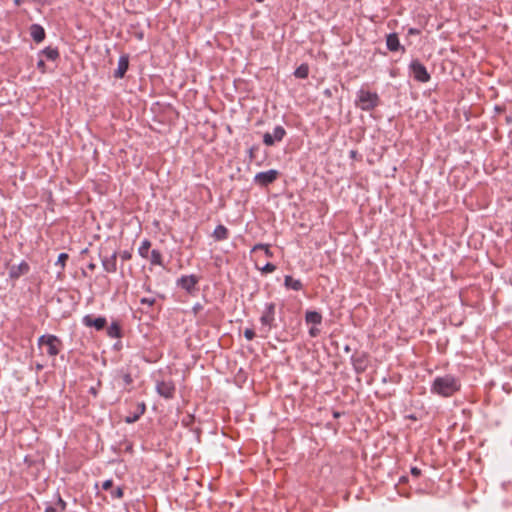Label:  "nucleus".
I'll use <instances>...</instances> for the list:
<instances>
[{
    "mask_svg": "<svg viewBox=\"0 0 512 512\" xmlns=\"http://www.w3.org/2000/svg\"><path fill=\"white\" fill-rule=\"evenodd\" d=\"M461 388L460 380L450 374L436 377L431 385V392L441 397H451Z\"/></svg>",
    "mask_w": 512,
    "mask_h": 512,
    "instance_id": "f257e3e1",
    "label": "nucleus"
},
{
    "mask_svg": "<svg viewBox=\"0 0 512 512\" xmlns=\"http://www.w3.org/2000/svg\"><path fill=\"white\" fill-rule=\"evenodd\" d=\"M355 105L362 111H372L380 105V97L376 92L361 88L357 92Z\"/></svg>",
    "mask_w": 512,
    "mask_h": 512,
    "instance_id": "f03ea898",
    "label": "nucleus"
},
{
    "mask_svg": "<svg viewBox=\"0 0 512 512\" xmlns=\"http://www.w3.org/2000/svg\"><path fill=\"white\" fill-rule=\"evenodd\" d=\"M37 345L40 350L45 348L46 354L52 358H55L62 349V341L53 334L41 335L38 338Z\"/></svg>",
    "mask_w": 512,
    "mask_h": 512,
    "instance_id": "7ed1b4c3",
    "label": "nucleus"
},
{
    "mask_svg": "<svg viewBox=\"0 0 512 512\" xmlns=\"http://www.w3.org/2000/svg\"><path fill=\"white\" fill-rule=\"evenodd\" d=\"M409 70L414 80L417 82L427 83L431 79L426 67L418 59L411 61L409 64Z\"/></svg>",
    "mask_w": 512,
    "mask_h": 512,
    "instance_id": "20e7f679",
    "label": "nucleus"
},
{
    "mask_svg": "<svg viewBox=\"0 0 512 512\" xmlns=\"http://www.w3.org/2000/svg\"><path fill=\"white\" fill-rule=\"evenodd\" d=\"M200 278L197 275H183L177 280V286L185 290L188 294L194 295L197 291V284Z\"/></svg>",
    "mask_w": 512,
    "mask_h": 512,
    "instance_id": "39448f33",
    "label": "nucleus"
},
{
    "mask_svg": "<svg viewBox=\"0 0 512 512\" xmlns=\"http://www.w3.org/2000/svg\"><path fill=\"white\" fill-rule=\"evenodd\" d=\"M279 176V172L275 169L259 172L254 177V182L262 187L272 184Z\"/></svg>",
    "mask_w": 512,
    "mask_h": 512,
    "instance_id": "423d86ee",
    "label": "nucleus"
},
{
    "mask_svg": "<svg viewBox=\"0 0 512 512\" xmlns=\"http://www.w3.org/2000/svg\"><path fill=\"white\" fill-rule=\"evenodd\" d=\"M106 248L101 249L100 252V258L102 262L103 269L107 273H115L117 271V251H113L110 255L106 254L103 255V251H105Z\"/></svg>",
    "mask_w": 512,
    "mask_h": 512,
    "instance_id": "0eeeda50",
    "label": "nucleus"
},
{
    "mask_svg": "<svg viewBox=\"0 0 512 512\" xmlns=\"http://www.w3.org/2000/svg\"><path fill=\"white\" fill-rule=\"evenodd\" d=\"M286 136V130L284 127L278 125L274 128L273 133L266 132L263 135V143L266 146H273L275 142H280Z\"/></svg>",
    "mask_w": 512,
    "mask_h": 512,
    "instance_id": "6e6552de",
    "label": "nucleus"
},
{
    "mask_svg": "<svg viewBox=\"0 0 512 512\" xmlns=\"http://www.w3.org/2000/svg\"><path fill=\"white\" fill-rule=\"evenodd\" d=\"M351 363L356 373H363L368 367V354L366 352H355L351 356Z\"/></svg>",
    "mask_w": 512,
    "mask_h": 512,
    "instance_id": "1a4fd4ad",
    "label": "nucleus"
},
{
    "mask_svg": "<svg viewBox=\"0 0 512 512\" xmlns=\"http://www.w3.org/2000/svg\"><path fill=\"white\" fill-rule=\"evenodd\" d=\"M175 385L173 381H158L156 384L157 393L165 399H172L175 395Z\"/></svg>",
    "mask_w": 512,
    "mask_h": 512,
    "instance_id": "9d476101",
    "label": "nucleus"
},
{
    "mask_svg": "<svg viewBox=\"0 0 512 512\" xmlns=\"http://www.w3.org/2000/svg\"><path fill=\"white\" fill-rule=\"evenodd\" d=\"M82 323L86 327H94L97 331H101L106 327L107 320L102 316L94 317L93 315L88 314L82 318Z\"/></svg>",
    "mask_w": 512,
    "mask_h": 512,
    "instance_id": "9b49d317",
    "label": "nucleus"
},
{
    "mask_svg": "<svg viewBox=\"0 0 512 512\" xmlns=\"http://www.w3.org/2000/svg\"><path fill=\"white\" fill-rule=\"evenodd\" d=\"M275 320V304L267 303L265 305V310L260 317V322L263 326H268V331L272 328L273 322Z\"/></svg>",
    "mask_w": 512,
    "mask_h": 512,
    "instance_id": "f8f14e48",
    "label": "nucleus"
},
{
    "mask_svg": "<svg viewBox=\"0 0 512 512\" xmlns=\"http://www.w3.org/2000/svg\"><path fill=\"white\" fill-rule=\"evenodd\" d=\"M30 271V266L26 261H22L18 265H12L9 268V277L11 279H18L23 275H26Z\"/></svg>",
    "mask_w": 512,
    "mask_h": 512,
    "instance_id": "ddd939ff",
    "label": "nucleus"
},
{
    "mask_svg": "<svg viewBox=\"0 0 512 512\" xmlns=\"http://www.w3.org/2000/svg\"><path fill=\"white\" fill-rule=\"evenodd\" d=\"M129 68V56L127 54H123L120 56L118 60V67L114 71V77L117 79H121L125 76L127 70Z\"/></svg>",
    "mask_w": 512,
    "mask_h": 512,
    "instance_id": "4468645a",
    "label": "nucleus"
},
{
    "mask_svg": "<svg viewBox=\"0 0 512 512\" xmlns=\"http://www.w3.org/2000/svg\"><path fill=\"white\" fill-rule=\"evenodd\" d=\"M386 46L388 50L392 52L398 51L399 49H402L404 51V47L401 46L399 37L396 33H390L387 35Z\"/></svg>",
    "mask_w": 512,
    "mask_h": 512,
    "instance_id": "2eb2a0df",
    "label": "nucleus"
},
{
    "mask_svg": "<svg viewBox=\"0 0 512 512\" xmlns=\"http://www.w3.org/2000/svg\"><path fill=\"white\" fill-rule=\"evenodd\" d=\"M30 35L36 43H40L45 39V30L39 24H32L30 27Z\"/></svg>",
    "mask_w": 512,
    "mask_h": 512,
    "instance_id": "dca6fc26",
    "label": "nucleus"
},
{
    "mask_svg": "<svg viewBox=\"0 0 512 512\" xmlns=\"http://www.w3.org/2000/svg\"><path fill=\"white\" fill-rule=\"evenodd\" d=\"M284 286L287 289H291V290H294V291H300V290L303 289L302 282L300 280H298V279H294L290 275H286L285 276V278H284Z\"/></svg>",
    "mask_w": 512,
    "mask_h": 512,
    "instance_id": "f3484780",
    "label": "nucleus"
},
{
    "mask_svg": "<svg viewBox=\"0 0 512 512\" xmlns=\"http://www.w3.org/2000/svg\"><path fill=\"white\" fill-rule=\"evenodd\" d=\"M39 55L47 60L55 61L59 58V51L57 48L48 46L40 51Z\"/></svg>",
    "mask_w": 512,
    "mask_h": 512,
    "instance_id": "a211bd4d",
    "label": "nucleus"
},
{
    "mask_svg": "<svg viewBox=\"0 0 512 512\" xmlns=\"http://www.w3.org/2000/svg\"><path fill=\"white\" fill-rule=\"evenodd\" d=\"M305 321L308 324L319 325L322 323V315L317 311H307L305 314Z\"/></svg>",
    "mask_w": 512,
    "mask_h": 512,
    "instance_id": "6ab92c4d",
    "label": "nucleus"
},
{
    "mask_svg": "<svg viewBox=\"0 0 512 512\" xmlns=\"http://www.w3.org/2000/svg\"><path fill=\"white\" fill-rule=\"evenodd\" d=\"M228 236H229V231L224 225L220 224V225L216 226V228L214 229L213 237L215 238V240L223 241V240H226L228 238Z\"/></svg>",
    "mask_w": 512,
    "mask_h": 512,
    "instance_id": "aec40b11",
    "label": "nucleus"
},
{
    "mask_svg": "<svg viewBox=\"0 0 512 512\" xmlns=\"http://www.w3.org/2000/svg\"><path fill=\"white\" fill-rule=\"evenodd\" d=\"M148 260L150 261L151 265L163 266V256H162L161 252L157 249H153L149 253Z\"/></svg>",
    "mask_w": 512,
    "mask_h": 512,
    "instance_id": "412c9836",
    "label": "nucleus"
},
{
    "mask_svg": "<svg viewBox=\"0 0 512 512\" xmlns=\"http://www.w3.org/2000/svg\"><path fill=\"white\" fill-rule=\"evenodd\" d=\"M150 248H151V241L149 239H144L138 248V254L142 258L148 259L149 253H150Z\"/></svg>",
    "mask_w": 512,
    "mask_h": 512,
    "instance_id": "4be33fe9",
    "label": "nucleus"
},
{
    "mask_svg": "<svg viewBox=\"0 0 512 512\" xmlns=\"http://www.w3.org/2000/svg\"><path fill=\"white\" fill-rule=\"evenodd\" d=\"M107 335L110 338H121L122 337V330H121L120 325L117 322H113L107 328Z\"/></svg>",
    "mask_w": 512,
    "mask_h": 512,
    "instance_id": "5701e85b",
    "label": "nucleus"
},
{
    "mask_svg": "<svg viewBox=\"0 0 512 512\" xmlns=\"http://www.w3.org/2000/svg\"><path fill=\"white\" fill-rule=\"evenodd\" d=\"M294 75H295L296 78H299V79L307 78L308 75H309V66H308V64L303 63L300 66H298L296 68V70L294 71Z\"/></svg>",
    "mask_w": 512,
    "mask_h": 512,
    "instance_id": "b1692460",
    "label": "nucleus"
},
{
    "mask_svg": "<svg viewBox=\"0 0 512 512\" xmlns=\"http://www.w3.org/2000/svg\"><path fill=\"white\" fill-rule=\"evenodd\" d=\"M257 250H263V253H265V255L269 258L273 257V252L270 250V247L268 244H262V243L256 244L252 248V252L257 251Z\"/></svg>",
    "mask_w": 512,
    "mask_h": 512,
    "instance_id": "393cba45",
    "label": "nucleus"
},
{
    "mask_svg": "<svg viewBox=\"0 0 512 512\" xmlns=\"http://www.w3.org/2000/svg\"><path fill=\"white\" fill-rule=\"evenodd\" d=\"M110 494H111L112 498L120 499L124 495V489H123V487H120V486L116 487V488H112V490L110 491Z\"/></svg>",
    "mask_w": 512,
    "mask_h": 512,
    "instance_id": "a878e982",
    "label": "nucleus"
},
{
    "mask_svg": "<svg viewBox=\"0 0 512 512\" xmlns=\"http://www.w3.org/2000/svg\"><path fill=\"white\" fill-rule=\"evenodd\" d=\"M68 258L69 255L67 253H60L56 261V265L61 266V268L63 269L66 265V261L68 260Z\"/></svg>",
    "mask_w": 512,
    "mask_h": 512,
    "instance_id": "bb28decb",
    "label": "nucleus"
},
{
    "mask_svg": "<svg viewBox=\"0 0 512 512\" xmlns=\"http://www.w3.org/2000/svg\"><path fill=\"white\" fill-rule=\"evenodd\" d=\"M263 273H272L276 270V266L273 263H266L264 267L261 269Z\"/></svg>",
    "mask_w": 512,
    "mask_h": 512,
    "instance_id": "cd10ccee",
    "label": "nucleus"
},
{
    "mask_svg": "<svg viewBox=\"0 0 512 512\" xmlns=\"http://www.w3.org/2000/svg\"><path fill=\"white\" fill-rule=\"evenodd\" d=\"M155 302H156L155 298L143 297L140 299V303L142 305H147L148 307H152L155 304Z\"/></svg>",
    "mask_w": 512,
    "mask_h": 512,
    "instance_id": "c85d7f7f",
    "label": "nucleus"
},
{
    "mask_svg": "<svg viewBox=\"0 0 512 512\" xmlns=\"http://www.w3.org/2000/svg\"><path fill=\"white\" fill-rule=\"evenodd\" d=\"M244 337L247 339V340H253L254 337H255V332L253 329L251 328H246L245 331H244Z\"/></svg>",
    "mask_w": 512,
    "mask_h": 512,
    "instance_id": "c756f323",
    "label": "nucleus"
},
{
    "mask_svg": "<svg viewBox=\"0 0 512 512\" xmlns=\"http://www.w3.org/2000/svg\"><path fill=\"white\" fill-rule=\"evenodd\" d=\"M113 488V480L111 479H108V480H105L103 483H102V489L105 490V491H108V490H112Z\"/></svg>",
    "mask_w": 512,
    "mask_h": 512,
    "instance_id": "7c9ffc66",
    "label": "nucleus"
},
{
    "mask_svg": "<svg viewBox=\"0 0 512 512\" xmlns=\"http://www.w3.org/2000/svg\"><path fill=\"white\" fill-rule=\"evenodd\" d=\"M37 68L42 72H46V65L44 59L40 56V59L37 62Z\"/></svg>",
    "mask_w": 512,
    "mask_h": 512,
    "instance_id": "2f4dec72",
    "label": "nucleus"
},
{
    "mask_svg": "<svg viewBox=\"0 0 512 512\" xmlns=\"http://www.w3.org/2000/svg\"><path fill=\"white\" fill-rule=\"evenodd\" d=\"M139 418H140V415L136 412L134 415L126 417L125 421H126V423H134Z\"/></svg>",
    "mask_w": 512,
    "mask_h": 512,
    "instance_id": "473e14b6",
    "label": "nucleus"
},
{
    "mask_svg": "<svg viewBox=\"0 0 512 512\" xmlns=\"http://www.w3.org/2000/svg\"><path fill=\"white\" fill-rule=\"evenodd\" d=\"M146 411V404L144 402L138 403L137 406V413L141 416Z\"/></svg>",
    "mask_w": 512,
    "mask_h": 512,
    "instance_id": "72a5a7b5",
    "label": "nucleus"
},
{
    "mask_svg": "<svg viewBox=\"0 0 512 512\" xmlns=\"http://www.w3.org/2000/svg\"><path fill=\"white\" fill-rule=\"evenodd\" d=\"M120 257L123 261H128L132 258V254L129 251L125 250L120 254Z\"/></svg>",
    "mask_w": 512,
    "mask_h": 512,
    "instance_id": "f704fd0d",
    "label": "nucleus"
},
{
    "mask_svg": "<svg viewBox=\"0 0 512 512\" xmlns=\"http://www.w3.org/2000/svg\"><path fill=\"white\" fill-rule=\"evenodd\" d=\"M259 150V146L258 145H254L252 146L250 149H249V158L252 160L254 159L255 157V152Z\"/></svg>",
    "mask_w": 512,
    "mask_h": 512,
    "instance_id": "c9c22d12",
    "label": "nucleus"
},
{
    "mask_svg": "<svg viewBox=\"0 0 512 512\" xmlns=\"http://www.w3.org/2000/svg\"><path fill=\"white\" fill-rule=\"evenodd\" d=\"M123 381L126 385H130L133 382L131 374H129V373L124 374Z\"/></svg>",
    "mask_w": 512,
    "mask_h": 512,
    "instance_id": "e433bc0d",
    "label": "nucleus"
},
{
    "mask_svg": "<svg viewBox=\"0 0 512 512\" xmlns=\"http://www.w3.org/2000/svg\"><path fill=\"white\" fill-rule=\"evenodd\" d=\"M319 333H320V330L318 328H315V327H312L309 330V335L311 337H316V336H318Z\"/></svg>",
    "mask_w": 512,
    "mask_h": 512,
    "instance_id": "4c0bfd02",
    "label": "nucleus"
},
{
    "mask_svg": "<svg viewBox=\"0 0 512 512\" xmlns=\"http://www.w3.org/2000/svg\"><path fill=\"white\" fill-rule=\"evenodd\" d=\"M411 474L415 477H418L421 475V470L417 467H412L411 468Z\"/></svg>",
    "mask_w": 512,
    "mask_h": 512,
    "instance_id": "58836bf2",
    "label": "nucleus"
},
{
    "mask_svg": "<svg viewBox=\"0 0 512 512\" xmlns=\"http://www.w3.org/2000/svg\"><path fill=\"white\" fill-rule=\"evenodd\" d=\"M26 1L35 3V4H39V5H45L48 2V0H26Z\"/></svg>",
    "mask_w": 512,
    "mask_h": 512,
    "instance_id": "ea45409f",
    "label": "nucleus"
},
{
    "mask_svg": "<svg viewBox=\"0 0 512 512\" xmlns=\"http://www.w3.org/2000/svg\"><path fill=\"white\" fill-rule=\"evenodd\" d=\"M58 504L61 506V509L64 510L66 508L65 501L62 500V498H58Z\"/></svg>",
    "mask_w": 512,
    "mask_h": 512,
    "instance_id": "a19ab883",
    "label": "nucleus"
},
{
    "mask_svg": "<svg viewBox=\"0 0 512 512\" xmlns=\"http://www.w3.org/2000/svg\"><path fill=\"white\" fill-rule=\"evenodd\" d=\"M45 512H56V509L53 506H47Z\"/></svg>",
    "mask_w": 512,
    "mask_h": 512,
    "instance_id": "79ce46f5",
    "label": "nucleus"
},
{
    "mask_svg": "<svg viewBox=\"0 0 512 512\" xmlns=\"http://www.w3.org/2000/svg\"><path fill=\"white\" fill-rule=\"evenodd\" d=\"M25 2H27V1H26V0H14V4H15L16 6H20L21 4H23V3H25Z\"/></svg>",
    "mask_w": 512,
    "mask_h": 512,
    "instance_id": "37998d69",
    "label": "nucleus"
},
{
    "mask_svg": "<svg viewBox=\"0 0 512 512\" xmlns=\"http://www.w3.org/2000/svg\"><path fill=\"white\" fill-rule=\"evenodd\" d=\"M43 368H44V365H43V364H40V363H37V364H36V369H37L38 371H41Z\"/></svg>",
    "mask_w": 512,
    "mask_h": 512,
    "instance_id": "c03bdc74",
    "label": "nucleus"
},
{
    "mask_svg": "<svg viewBox=\"0 0 512 512\" xmlns=\"http://www.w3.org/2000/svg\"><path fill=\"white\" fill-rule=\"evenodd\" d=\"M87 267L90 270H94L96 268V265L94 263H89Z\"/></svg>",
    "mask_w": 512,
    "mask_h": 512,
    "instance_id": "a18cd8bd",
    "label": "nucleus"
},
{
    "mask_svg": "<svg viewBox=\"0 0 512 512\" xmlns=\"http://www.w3.org/2000/svg\"><path fill=\"white\" fill-rule=\"evenodd\" d=\"M344 351H345L346 353H350V352H351V347H350L349 345H345V346H344Z\"/></svg>",
    "mask_w": 512,
    "mask_h": 512,
    "instance_id": "49530a36",
    "label": "nucleus"
},
{
    "mask_svg": "<svg viewBox=\"0 0 512 512\" xmlns=\"http://www.w3.org/2000/svg\"><path fill=\"white\" fill-rule=\"evenodd\" d=\"M90 393H92L94 396L97 395V391L94 387L90 388Z\"/></svg>",
    "mask_w": 512,
    "mask_h": 512,
    "instance_id": "de8ad7c7",
    "label": "nucleus"
},
{
    "mask_svg": "<svg viewBox=\"0 0 512 512\" xmlns=\"http://www.w3.org/2000/svg\"><path fill=\"white\" fill-rule=\"evenodd\" d=\"M409 33L414 34V33H417V31L415 29H410Z\"/></svg>",
    "mask_w": 512,
    "mask_h": 512,
    "instance_id": "09e8293b",
    "label": "nucleus"
},
{
    "mask_svg": "<svg viewBox=\"0 0 512 512\" xmlns=\"http://www.w3.org/2000/svg\"><path fill=\"white\" fill-rule=\"evenodd\" d=\"M199 307H200V306H198V305H197V306H195V307H194V309H195V310H199Z\"/></svg>",
    "mask_w": 512,
    "mask_h": 512,
    "instance_id": "8fccbe9b",
    "label": "nucleus"
},
{
    "mask_svg": "<svg viewBox=\"0 0 512 512\" xmlns=\"http://www.w3.org/2000/svg\"><path fill=\"white\" fill-rule=\"evenodd\" d=\"M257 2H263L264 0H256Z\"/></svg>",
    "mask_w": 512,
    "mask_h": 512,
    "instance_id": "3c124183",
    "label": "nucleus"
}]
</instances>
